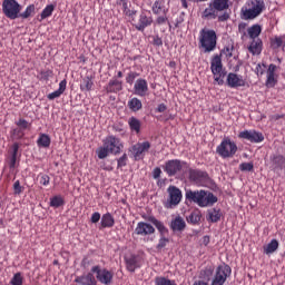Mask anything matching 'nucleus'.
I'll return each instance as SVG.
<instances>
[{
	"mask_svg": "<svg viewBox=\"0 0 285 285\" xmlns=\"http://www.w3.org/2000/svg\"><path fill=\"white\" fill-rule=\"evenodd\" d=\"M229 8L230 0H210L208 7L202 12V19H217L220 22H225L230 19V13L227 12Z\"/></svg>",
	"mask_w": 285,
	"mask_h": 285,
	"instance_id": "nucleus-1",
	"label": "nucleus"
},
{
	"mask_svg": "<svg viewBox=\"0 0 285 285\" xmlns=\"http://www.w3.org/2000/svg\"><path fill=\"white\" fill-rule=\"evenodd\" d=\"M185 200L189 202L190 204H197L200 207H207L215 205L217 203V197L213 193L204 189H188L185 191Z\"/></svg>",
	"mask_w": 285,
	"mask_h": 285,
	"instance_id": "nucleus-2",
	"label": "nucleus"
},
{
	"mask_svg": "<svg viewBox=\"0 0 285 285\" xmlns=\"http://www.w3.org/2000/svg\"><path fill=\"white\" fill-rule=\"evenodd\" d=\"M122 148L124 145L121 140L111 135L102 140V147L96 149V155H98L100 160H104L109 156V154H120Z\"/></svg>",
	"mask_w": 285,
	"mask_h": 285,
	"instance_id": "nucleus-3",
	"label": "nucleus"
},
{
	"mask_svg": "<svg viewBox=\"0 0 285 285\" xmlns=\"http://www.w3.org/2000/svg\"><path fill=\"white\" fill-rule=\"evenodd\" d=\"M217 45V35L215 30L203 28L198 36V48L202 52H214Z\"/></svg>",
	"mask_w": 285,
	"mask_h": 285,
	"instance_id": "nucleus-4",
	"label": "nucleus"
},
{
	"mask_svg": "<svg viewBox=\"0 0 285 285\" xmlns=\"http://www.w3.org/2000/svg\"><path fill=\"white\" fill-rule=\"evenodd\" d=\"M265 9L264 0H248L240 10L242 19L255 20Z\"/></svg>",
	"mask_w": 285,
	"mask_h": 285,
	"instance_id": "nucleus-5",
	"label": "nucleus"
},
{
	"mask_svg": "<svg viewBox=\"0 0 285 285\" xmlns=\"http://www.w3.org/2000/svg\"><path fill=\"white\" fill-rule=\"evenodd\" d=\"M238 147L235 141L230 140V138H224L223 141L216 147L217 155L223 159H229L237 154Z\"/></svg>",
	"mask_w": 285,
	"mask_h": 285,
	"instance_id": "nucleus-6",
	"label": "nucleus"
},
{
	"mask_svg": "<svg viewBox=\"0 0 285 285\" xmlns=\"http://www.w3.org/2000/svg\"><path fill=\"white\" fill-rule=\"evenodd\" d=\"M189 164L180 159L167 160L164 165V171L169 177L178 176L181 171L186 173Z\"/></svg>",
	"mask_w": 285,
	"mask_h": 285,
	"instance_id": "nucleus-7",
	"label": "nucleus"
},
{
	"mask_svg": "<svg viewBox=\"0 0 285 285\" xmlns=\"http://www.w3.org/2000/svg\"><path fill=\"white\" fill-rule=\"evenodd\" d=\"M232 276V267L226 264H219L216 267L214 278H212L210 285H224L228 277Z\"/></svg>",
	"mask_w": 285,
	"mask_h": 285,
	"instance_id": "nucleus-8",
	"label": "nucleus"
},
{
	"mask_svg": "<svg viewBox=\"0 0 285 285\" xmlns=\"http://www.w3.org/2000/svg\"><path fill=\"white\" fill-rule=\"evenodd\" d=\"M167 199L164 203V207L166 209H173L177 207L181 199L184 198V195L181 194V190L176 186L167 187Z\"/></svg>",
	"mask_w": 285,
	"mask_h": 285,
	"instance_id": "nucleus-9",
	"label": "nucleus"
},
{
	"mask_svg": "<svg viewBox=\"0 0 285 285\" xmlns=\"http://www.w3.org/2000/svg\"><path fill=\"white\" fill-rule=\"evenodd\" d=\"M153 14H156L157 18L155 20V23L157 26H163L168 22V9L166 8V4L164 0H155L151 7Z\"/></svg>",
	"mask_w": 285,
	"mask_h": 285,
	"instance_id": "nucleus-10",
	"label": "nucleus"
},
{
	"mask_svg": "<svg viewBox=\"0 0 285 285\" xmlns=\"http://www.w3.org/2000/svg\"><path fill=\"white\" fill-rule=\"evenodd\" d=\"M185 174H187L188 180L197 186L204 185L209 178L207 171H203L198 168H191L190 165L185 170Z\"/></svg>",
	"mask_w": 285,
	"mask_h": 285,
	"instance_id": "nucleus-11",
	"label": "nucleus"
},
{
	"mask_svg": "<svg viewBox=\"0 0 285 285\" xmlns=\"http://www.w3.org/2000/svg\"><path fill=\"white\" fill-rule=\"evenodd\" d=\"M2 11L8 19L16 20L19 18L21 6L17 0H3Z\"/></svg>",
	"mask_w": 285,
	"mask_h": 285,
	"instance_id": "nucleus-12",
	"label": "nucleus"
},
{
	"mask_svg": "<svg viewBox=\"0 0 285 285\" xmlns=\"http://www.w3.org/2000/svg\"><path fill=\"white\" fill-rule=\"evenodd\" d=\"M210 71L212 75H214L215 81L222 86L224 85V78L226 75V71L223 70V62L220 56H214L210 61Z\"/></svg>",
	"mask_w": 285,
	"mask_h": 285,
	"instance_id": "nucleus-13",
	"label": "nucleus"
},
{
	"mask_svg": "<svg viewBox=\"0 0 285 285\" xmlns=\"http://www.w3.org/2000/svg\"><path fill=\"white\" fill-rule=\"evenodd\" d=\"M91 273L102 285H111L114 282V272H110L107 268H101L100 265H94L91 267Z\"/></svg>",
	"mask_w": 285,
	"mask_h": 285,
	"instance_id": "nucleus-14",
	"label": "nucleus"
},
{
	"mask_svg": "<svg viewBox=\"0 0 285 285\" xmlns=\"http://www.w3.org/2000/svg\"><path fill=\"white\" fill-rule=\"evenodd\" d=\"M151 142L149 140L138 141L131 146V154H134L135 160H144L146 154L149 153Z\"/></svg>",
	"mask_w": 285,
	"mask_h": 285,
	"instance_id": "nucleus-15",
	"label": "nucleus"
},
{
	"mask_svg": "<svg viewBox=\"0 0 285 285\" xmlns=\"http://www.w3.org/2000/svg\"><path fill=\"white\" fill-rule=\"evenodd\" d=\"M238 138L249 141L250 144H261L265 140V136L262 131L244 130L238 132Z\"/></svg>",
	"mask_w": 285,
	"mask_h": 285,
	"instance_id": "nucleus-16",
	"label": "nucleus"
},
{
	"mask_svg": "<svg viewBox=\"0 0 285 285\" xmlns=\"http://www.w3.org/2000/svg\"><path fill=\"white\" fill-rule=\"evenodd\" d=\"M153 22H154V19L151 16H148L147 13L141 12L138 16V20L135 21L132 26L137 31L144 32L147 28L151 27Z\"/></svg>",
	"mask_w": 285,
	"mask_h": 285,
	"instance_id": "nucleus-17",
	"label": "nucleus"
},
{
	"mask_svg": "<svg viewBox=\"0 0 285 285\" xmlns=\"http://www.w3.org/2000/svg\"><path fill=\"white\" fill-rule=\"evenodd\" d=\"M134 94L140 98L148 96L149 83L145 78H138L134 85Z\"/></svg>",
	"mask_w": 285,
	"mask_h": 285,
	"instance_id": "nucleus-18",
	"label": "nucleus"
},
{
	"mask_svg": "<svg viewBox=\"0 0 285 285\" xmlns=\"http://www.w3.org/2000/svg\"><path fill=\"white\" fill-rule=\"evenodd\" d=\"M135 234L140 237H149L155 234V227L145 222H139L136 225Z\"/></svg>",
	"mask_w": 285,
	"mask_h": 285,
	"instance_id": "nucleus-19",
	"label": "nucleus"
},
{
	"mask_svg": "<svg viewBox=\"0 0 285 285\" xmlns=\"http://www.w3.org/2000/svg\"><path fill=\"white\" fill-rule=\"evenodd\" d=\"M226 83L228 88L237 89L246 86V80H244L243 77L238 76L237 73L229 72L227 75Z\"/></svg>",
	"mask_w": 285,
	"mask_h": 285,
	"instance_id": "nucleus-20",
	"label": "nucleus"
},
{
	"mask_svg": "<svg viewBox=\"0 0 285 285\" xmlns=\"http://www.w3.org/2000/svg\"><path fill=\"white\" fill-rule=\"evenodd\" d=\"M75 283L80 285H97V279L94 273L90 271L86 275L77 276L75 278Z\"/></svg>",
	"mask_w": 285,
	"mask_h": 285,
	"instance_id": "nucleus-21",
	"label": "nucleus"
},
{
	"mask_svg": "<svg viewBox=\"0 0 285 285\" xmlns=\"http://www.w3.org/2000/svg\"><path fill=\"white\" fill-rule=\"evenodd\" d=\"M117 6L121 7L122 14H126L127 17L131 18V21H135L134 16L137 13V11L130 9L131 2L129 0H117Z\"/></svg>",
	"mask_w": 285,
	"mask_h": 285,
	"instance_id": "nucleus-22",
	"label": "nucleus"
},
{
	"mask_svg": "<svg viewBox=\"0 0 285 285\" xmlns=\"http://www.w3.org/2000/svg\"><path fill=\"white\" fill-rule=\"evenodd\" d=\"M108 94H117L124 90L122 81L117 78H112L109 80L108 86L105 88Z\"/></svg>",
	"mask_w": 285,
	"mask_h": 285,
	"instance_id": "nucleus-23",
	"label": "nucleus"
},
{
	"mask_svg": "<svg viewBox=\"0 0 285 285\" xmlns=\"http://www.w3.org/2000/svg\"><path fill=\"white\" fill-rule=\"evenodd\" d=\"M125 262L129 273H135L137 268H140L139 258L136 255L125 257Z\"/></svg>",
	"mask_w": 285,
	"mask_h": 285,
	"instance_id": "nucleus-24",
	"label": "nucleus"
},
{
	"mask_svg": "<svg viewBox=\"0 0 285 285\" xmlns=\"http://www.w3.org/2000/svg\"><path fill=\"white\" fill-rule=\"evenodd\" d=\"M170 229L176 233V232H184L186 229V222L184 217H175L171 223H170Z\"/></svg>",
	"mask_w": 285,
	"mask_h": 285,
	"instance_id": "nucleus-25",
	"label": "nucleus"
},
{
	"mask_svg": "<svg viewBox=\"0 0 285 285\" xmlns=\"http://www.w3.org/2000/svg\"><path fill=\"white\" fill-rule=\"evenodd\" d=\"M147 220L156 227L158 233H160V237H165L168 234V228L159 219L155 218L154 216H149Z\"/></svg>",
	"mask_w": 285,
	"mask_h": 285,
	"instance_id": "nucleus-26",
	"label": "nucleus"
},
{
	"mask_svg": "<svg viewBox=\"0 0 285 285\" xmlns=\"http://www.w3.org/2000/svg\"><path fill=\"white\" fill-rule=\"evenodd\" d=\"M67 86H68V81L66 79L61 80L59 82L58 90H56L55 92L48 94L47 99L49 100L59 99L63 95Z\"/></svg>",
	"mask_w": 285,
	"mask_h": 285,
	"instance_id": "nucleus-27",
	"label": "nucleus"
},
{
	"mask_svg": "<svg viewBox=\"0 0 285 285\" xmlns=\"http://www.w3.org/2000/svg\"><path fill=\"white\" fill-rule=\"evenodd\" d=\"M115 226V217L112 214L107 213L104 214L100 220V228L101 229H107V228H112Z\"/></svg>",
	"mask_w": 285,
	"mask_h": 285,
	"instance_id": "nucleus-28",
	"label": "nucleus"
},
{
	"mask_svg": "<svg viewBox=\"0 0 285 285\" xmlns=\"http://www.w3.org/2000/svg\"><path fill=\"white\" fill-rule=\"evenodd\" d=\"M129 130L139 135L141 132V120L137 117H129L128 119Z\"/></svg>",
	"mask_w": 285,
	"mask_h": 285,
	"instance_id": "nucleus-29",
	"label": "nucleus"
},
{
	"mask_svg": "<svg viewBox=\"0 0 285 285\" xmlns=\"http://www.w3.org/2000/svg\"><path fill=\"white\" fill-rule=\"evenodd\" d=\"M248 50L253 56H256V55H259L261 52H263V40L252 39Z\"/></svg>",
	"mask_w": 285,
	"mask_h": 285,
	"instance_id": "nucleus-30",
	"label": "nucleus"
},
{
	"mask_svg": "<svg viewBox=\"0 0 285 285\" xmlns=\"http://www.w3.org/2000/svg\"><path fill=\"white\" fill-rule=\"evenodd\" d=\"M95 88V81L92 80L91 76H86L82 78L80 83L81 91H91Z\"/></svg>",
	"mask_w": 285,
	"mask_h": 285,
	"instance_id": "nucleus-31",
	"label": "nucleus"
},
{
	"mask_svg": "<svg viewBox=\"0 0 285 285\" xmlns=\"http://www.w3.org/2000/svg\"><path fill=\"white\" fill-rule=\"evenodd\" d=\"M37 145L40 148H50L51 146V137L47 134L40 132L39 138L37 140Z\"/></svg>",
	"mask_w": 285,
	"mask_h": 285,
	"instance_id": "nucleus-32",
	"label": "nucleus"
},
{
	"mask_svg": "<svg viewBox=\"0 0 285 285\" xmlns=\"http://www.w3.org/2000/svg\"><path fill=\"white\" fill-rule=\"evenodd\" d=\"M263 32V28L259 24H253L247 29V35H249L252 40H261L258 37Z\"/></svg>",
	"mask_w": 285,
	"mask_h": 285,
	"instance_id": "nucleus-33",
	"label": "nucleus"
},
{
	"mask_svg": "<svg viewBox=\"0 0 285 285\" xmlns=\"http://www.w3.org/2000/svg\"><path fill=\"white\" fill-rule=\"evenodd\" d=\"M128 107L131 112H138L142 109V102L139 98H131L128 101Z\"/></svg>",
	"mask_w": 285,
	"mask_h": 285,
	"instance_id": "nucleus-34",
	"label": "nucleus"
},
{
	"mask_svg": "<svg viewBox=\"0 0 285 285\" xmlns=\"http://www.w3.org/2000/svg\"><path fill=\"white\" fill-rule=\"evenodd\" d=\"M214 275V268L212 266H206L204 269L199 272V278L206 282H210Z\"/></svg>",
	"mask_w": 285,
	"mask_h": 285,
	"instance_id": "nucleus-35",
	"label": "nucleus"
},
{
	"mask_svg": "<svg viewBox=\"0 0 285 285\" xmlns=\"http://www.w3.org/2000/svg\"><path fill=\"white\" fill-rule=\"evenodd\" d=\"M272 163H273V170H277V169L282 170L285 165V157L282 155L273 156Z\"/></svg>",
	"mask_w": 285,
	"mask_h": 285,
	"instance_id": "nucleus-36",
	"label": "nucleus"
},
{
	"mask_svg": "<svg viewBox=\"0 0 285 285\" xmlns=\"http://www.w3.org/2000/svg\"><path fill=\"white\" fill-rule=\"evenodd\" d=\"M278 246H279L278 240L272 239L267 246L263 247V253L267 255L273 254L278 249Z\"/></svg>",
	"mask_w": 285,
	"mask_h": 285,
	"instance_id": "nucleus-37",
	"label": "nucleus"
},
{
	"mask_svg": "<svg viewBox=\"0 0 285 285\" xmlns=\"http://www.w3.org/2000/svg\"><path fill=\"white\" fill-rule=\"evenodd\" d=\"M19 148H20L19 142H14L12 145V156H11V159H10V168L11 169L16 168Z\"/></svg>",
	"mask_w": 285,
	"mask_h": 285,
	"instance_id": "nucleus-38",
	"label": "nucleus"
},
{
	"mask_svg": "<svg viewBox=\"0 0 285 285\" xmlns=\"http://www.w3.org/2000/svg\"><path fill=\"white\" fill-rule=\"evenodd\" d=\"M61 206H65V199L61 195H56L50 198V207L59 208Z\"/></svg>",
	"mask_w": 285,
	"mask_h": 285,
	"instance_id": "nucleus-39",
	"label": "nucleus"
},
{
	"mask_svg": "<svg viewBox=\"0 0 285 285\" xmlns=\"http://www.w3.org/2000/svg\"><path fill=\"white\" fill-rule=\"evenodd\" d=\"M55 11L53 4H48L45 9H42L40 13V21L46 20L47 18H50Z\"/></svg>",
	"mask_w": 285,
	"mask_h": 285,
	"instance_id": "nucleus-40",
	"label": "nucleus"
},
{
	"mask_svg": "<svg viewBox=\"0 0 285 285\" xmlns=\"http://www.w3.org/2000/svg\"><path fill=\"white\" fill-rule=\"evenodd\" d=\"M208 217H209V222L212 223H217L222 218V213H220V209H209L208 210Z\"/></svg>",
	"mask_w": 285,
	"mask_h": 285,
	"instance_id": "nucleus-41",
	"label": "nucleus"
},
{
	"mask_svg": "<svg viewBox=\"0 0 285 285\" xmlns=\"http://www.w3.org/2000/svg\"><path fill=\"white\" fill-rule=\"evenodd\" d=\"M11 138L13 140H21L26 137V130L24 129H19V128H13L11 131Z\"/></svg>",
	"mask_w": 285,
	"mask_h": 285,
	"instance_id": "nucleus-42",
	"label": "nucleus"
},
{
	"mask_svg": "<svg viewBox=\"0 0 285 285\" xmlns=\"http://www.w3.org/2000/svg\"><path fill=\"white\" fill-rule=\"evenodd\" d=\"M35 12H36V6L29 4L22 13H19V18L26 20V19L30 18L32 14H35Z\"/></svg>",
	"mask_w": 285,
	"mask_h": 285,
	"instance_id": "nucleus-43",
	"label": "nucleus"
},
{
	"mask_svg": "<svg viewBox=\"0 0 285 285\" xmlns=\"http://www.w3.org/2000/svg\"><path fill=\"white\" fill-rule=\"evenodd\" d=\"M14 125L18 126L17 128L20 130H30V128L32 127V124H30L24 118H19V120L16 121Z\"/></svg>",
	"mask_w": 285,
	"mask_h": 285,
	"instance_id": "nucleus-44",
	"label": "nucleus"
},
{
	"mask_svg": "<svg viewBox=\"0 0 285 285\" xmlns=\"http://www.w3.org/2000/svg\"><path fill=\"white\" fill-rule=\"evenodd\" d=\"M187 220L193 225H197L199 222H202V213H199L198 210L191 212Z\"/></svg>",
	"mask_w": 285,
	"mask_h": 285,
	"instance_id": "nucleus-45",
	"label": "nucleus"
},
{
	"mask_svg": "<svg viewBox=\"0 0 285 285\" xmlns=\"http://www.w3.org/2000/svg\"><path fill=\"white\" fill-rule=\"evenodd\" d=\"M155 285H177L175 279L166 278V277H156Z\"/></svg>",
	"mask_w": 285,
	"mask_h": 285,
	"instance_id": "nucleus-46",
	"label": "nucleus"
},
{
	"mask_svg": "<svg viewBox=\"0 0 285 285\" xmlns=\"http://www.w3.org/2000/svg\"><path fill=\"white\" fill-rule=\"evenodd\" d=\"M11 285H23L24 284V277L21 272H18L13 275V277L10 281Z\"/></svg>",
	"mask_w": 285,
	"mask_h": 285,
	"instance_id": "nucleus-47",
	"label": "nucleus"
},
{
	"mask_svg": "<svg viewBox=\"0 0 285 285\" xmlns=\"http://www.w3.org/2000/svg\"><path fill=\"white\" fill-rule=\"evenodd\" d=\"M254 163H242L240 165H238V169H240L242 173H252L254 171Z\"/></svg>",
	"mask_w": 285,
	"mask_h": 285,
	"instance_id": "nucleus-48",
	"label": "nucleus"
},
{
	"mask_svg": "<svg viewBox=\"0 0 285 285\" xmlns=\"http://www.w3.org/2000/svg\"><path fill=\"white\" fill-rule=\"evenodd\" d=\"M276 83H277L276 73H267L266 87L275 88Z\"/></svg>",
	"mask_w": 285,
	"mask_h": 285,
	"instance_id": "nucleus-49",
	"label": "nucleus"
},
{
	"mask_svg": "<svg viewBox=\"0 0 285 285\" xmlns=\"http://www.w3.org/2000/svg\"><path fill=\"white\" fill-rule=\"evenodd\" d=\"M139 76L140 73L137 71H129L126 77V82L131 86L135 83L136 78H138Z\"/></svg>",
	"mask_w": 285,
	"mask_h": 285,
	"instance_id": "nucleus-50",
	"label": "nucleus"
},
{
	"mask_svg": "<svg viewBox=\"0 0 285 285\" xmlns=\"http://www.w3.org/2000/svg\"><path fill=\"white\" fill-rule=\"evenodd\" d=\"M52 77H53V71L52 70H47V71H40V75L38 76V79L40 81H48Z\"/></svg>",
	"mask_w": 285,
	"mask_h": 285,
	"instance_id": "nucleus-51",
	"label": "nucleus"
},
{
	"mask_svg": "<svg viewBox=\"0 0 285 285\" xmlns=\"http://www.w3.org/2000/svg\"><path fill=\"white\" fill-rule=\"evenodd\" d=\"M284 41L282 37H275L273 39H271V47L273 49H278L283 46Z\"/></svg>",
	"mask_w": 285,
	"mask_h": 285,
	"instance_id": "nucleus-52",
	"label": "nucleus"
},
{
	"mask_svg": "<svg viewBox=\"0 0 285 285\" xmlns=\"http://www.w3.org/2000/svg\"><path fill=\"white\" fill-rule=\"evenodd\" d=\"M169 244V239L166 238V236H161L160 239H158V244L156 246V248L158 250L165 248L167 245Z\"/></svg>",
	"mask_w": 285,
	"mask_h": 285,
	"instance_id": "nucleus-53",
	"label": "nucleus"
},
{
	"mask_svg": "<svg viewBox=\"0 0 285 285\" xmlns=\"http://www.w3.org/2000/svg\"><path fill=\"white\" fill-rule=\"evenodd\" d=\"M265 69H266V65L265 63H257V66L255 67V75H257L258 77L265 75Z\"/></svg>",
	"mask_w": 285,
	"mask_h": 285,
	"instance_id": "nucleus-54",
	"label": "nucleus"
},
{
	"mask_svg": "<svg viewBox=\"0 0 285 285\" xmlns=\"http://www.w3.org/2000/svg\"><path fill=\"white\" fill-rule=\"evenodd\" d=\"M13 191L14 195H20L21 193H23V187L20 186V181L16 180L13 184Z\"/></svg>",
	"mask_w": 285,
	"mask_h": 285,
	"instance_id": "nucleus-55",
	"label": "nucleus"
},
{
	"mask_svg": "<svg viewBox=\"0 0 285 285\" xmlns=\"http://www.w3.org/2000/svg\"><path fill=\"white\" fill-rule=\"evenodd\" d=\"M50 180H51V178H50V176H48V175H41V177H40V184L42 185V186H48V185H50Z\"/></svg>",
	"mask_w": 285,
	"mask_h": 285,
	"instance_id": "nucleus-56",
	"label": "nucleus"
},
{
	"mask_svg": "<svg viewBox=\"0 0 285 285\" xmlns=\"http://www.w3.org/2000/svg\"><path fill=\"white\" fill-rule=\"evenodd\" d=\"M127 165V155H122L119 159H118V168H124Z\"/></svg>",
	"mask_w": 285,
	"mask_h": 285,
	"instance_id": "nucleus-57",
	"label": "nucleus"
},
{
	"mask_svg": "<svg viewBox=\"0 0 285 285\" xmlns=\"http://www.w3.org/2000/svg\"><path fill=\"white\" fill-rule=\"evenodd\" d=\"M153 45L156 47H161L163 46V40L161 38L157 35V36H153Z\"/></svg>",
	"mask_w": 285,
	"mask_h": 285,
	"instance_id": "nucleus-58",
	"label": "nucleus"
},
{
	"mask_svg": "<svg viewBox=\"0 0 285 285\" xmlns=\"http://www.w3.org/2000/svg\"><path fill=\"white\" fill-rule=\"evenodd\" d=\"M100 219H101V216H100L99 212H95L91 215V223L97 224L98 222H100Z\"/></svg>",
	"mask_w": 285,
	"mask_h": 285,
	"instance_id": "nucleus-59",
	"label": "nucleus"
},
{
	"mask_svg": "<svg viewBox=\"0 0 285 285\" xmlns=\"http://www.w3.org/2000/svg\"><path fill=\"white\" fill-rule=\"evenodd\" d=\"M166 111H167V105L166 104H160L156 108V112H158V114H164Z\"/></svg>",
	"mask_w": 285,
	"mask_h": 285,
	"instance_id": "nucleus-60",
	"label": "nucleus"
},
{
	"mask_svg": "<svg viewBox=\"0 0 285 285\" xmlns=\"http://www.w3.org/2000/svg\"><path fill=\"white\" fill-rule=\"evenodd\" d=\"M161 176V169L159 167H156L153 171L154 179H159Z\"/></svg>",
	"mask_w": 285,
	"mask_h": 285,
	"instance_id": "nucleus-61",
	"label": "nucleus"
},
{
	"mask_svg": "<svg viewBox=\"0 0 285 285\" xmlns=\"http://www.w3.org/2000/svg\"><path fill=\"white\" fill-rule=\"evenodd\" d=\"M276 69H277V66L275 63H271L268 66L267 75H275Z\"/></svg>",
	"mask_w": 285,
	"mask_h": 285,
	"instance_id": "nucleus-62",
	"label": "nucleus"
},
{
	"mask_svg": "<svg viewBox=\"0 0 285 285\" xmlns=\"http://www.w3.org/2000/svg\"><path fill=\"white\" fill-rule=\"evenodd\" d=\"M284 117H285L284 115H272L269 117V120L271 121H278V120L283 119Z\"/></svg>",
	"mask_w": 285,
	"mask_h": 285,
	"instance_id": "nucleus-63",
	"label": "nucleus"
},
{
	"mask_svg": "<svg viewBox=\"0 0 285 285\" xmlns=\"http://www.w3.org/2000/svg\"><path fill=\"white\" fill-rule=\"evenodd\" d=\"M193 285H208V283L204 279H198V281L194 282Z\"/></svg>",
	"mask_w": 285,
	"mask_h": 285,
	"instance_id": "nucleus-64",
	"label": "nucleus"
}]
</instances>
